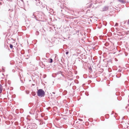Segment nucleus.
I'll use <instances>...</instances> for the list:
<instances>
[{
  "mask_svg": "<svg viewBox=\"0 0 129 129\" xmlns=\"http://www.w3.org/2000/svg\"><path fill=\"white\" fill-rule=\"evenodd\" d=\"M52 61H53V60H52V59H51V58L50 59V63H51V62H52Z\"/></svg>",
  "mask_w": 129,
  "mask_h": 129,
  "instance_id": "nucleus-6",
  "label": "nucleus"
},
{
  "mask_svg": "<svg viewBox=\"0 0 129 129\" xmlns=\"http://www.w3.org/2000/svg\"><path fill=\"white\" fill-rule=\"evenodd\" d=\"M2 90H3V87L1 85V84H0V93L2 92Z\"/></svg>",
  "mask_w": 129,
  "mask_h": 129,
  "instance_id": "nucleus-2",
  "label": "nucleus"
},
{
  "mask_svg": "<svg viewBox=\"0 0 129 129\" xmlns=\"http://www.w3.org/2000/svg\"><path fill=\"white\" fill-rule=\"evenodd\" d=\"M37 94L38 96L42 97L44 96L45 93L42 89H39L38 90Z\"/></svg>",
  "mask_w": 129,
  "mask_h": 129,
  "instance_id": "nucleus-1",
  "label": "nucleus"
},
{
  "mask_svg": "<svg viewBox=\"0 0 129 129\" xmlns=\"http://www.w3.org/2000/svg\"><path fill=\"white\" fill-rule=\"evenodd\" d=\"M69 53V52H66V54L67 55Z\"/></svg>",
  "mask_w": 129,
  "mask_h": 129,
  "instance_id": "nucleus-8",
  "label": "nucleus"
},
{
  "mask_svg": "<svg viewBox=\"0 0 129 129\" xmlns=\"http://www.w3.org/2000/svg\"><path fill=\"white\" fill-rule=\"evenodd\" d=\"M104 8L105 9H104V10H106L108 9V8L106 7H104Z\"/></svg>",
  "mask_w": 129,
  "mask_h": 129,
  "instance_id": "nucleus-5",
  "label": "nucleus"
},
{
  "mask_svg": "<svg viewBox=\"0 0 129 129\" xmlns=\"http://www.w3.org/2000/svg\"><path fill=\"white\" fill-rule=\"evenodd\" d=\"M118 25V24L117 23H116L115 25V26H117Z\"/></svg>",
  "mask_w": 129,
  "mask_h": 129,
  "instance_id": "nucleus-7",
  "label": "nucleus"
},
{
  "mask_svg": "<svg viewBox=\"0 0 129 129\" xmlns=\"http://www.w3.org/2000/svg\"><path fill=\"white\" fill-rule=\"evenodd\" d=\"M128 24H129V20H128Z\"/></svg>",
  "mask_w": 129,
  "mask_h": 129,
  "instance_id": "nucleus-9",
  "label": "nucleus"
},
{
  "mask_svg": "<svg viewBox=\"0 0 129 129\" xmlns=\"http://www.w3.org/2000/svg\"><path fill=\"white\" fill-rule=\"evenodd\" d=\"M118 1L120 2L121 3L124 4L125 3V1L123 0H118Z\"/></svg>",
  "mask_w": 129,
  "mask_h": 129,
  "instance_id": "nucleus-3",
  "label": "nucleus"
},
{
  "mask_svg": "<svg viewBox=\"0 0 129 129\" xmlns=\"http://www.w3.org/2000/svg\"><path fill=\"white\" fill-rule=\"evenodd\" d=\"M10 47L11 48H12L13 47V45L12 44H10Z\"/></svg>",
  "mask_w": 129,
  "mask_h": 129,
  "instance_id": "nucleus-4",
  "label": "nucleus"
}]
</instances>
